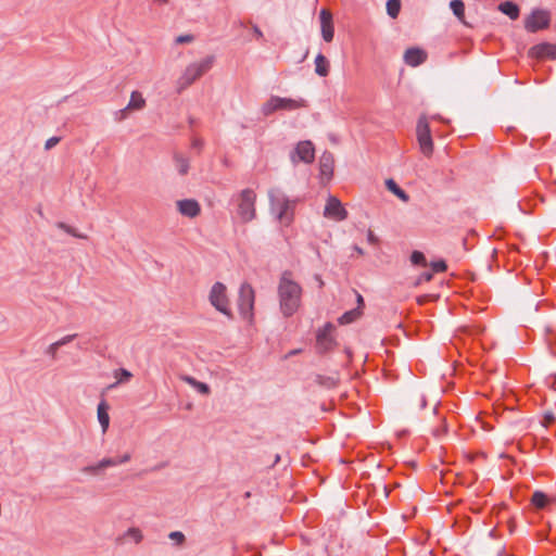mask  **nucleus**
Listing matches in <instances>:
<instances>
[{
    "label": "nucleus",
    "mask_w": 556,
    "mask_h": 556,
    "mask_svg": "<svg viewBox=\"0 0 556 556\" xmlns=\"http://www.w3.org/2000/svg\"><path fill=\"white\" fill-rule=\"evenodd\" d=\"M147 105V100L143 97L142 92L138 90H134L130 93L129 101L127 105L119 110L116 113V117L118 121L126 119L131 113L142 111Z\"/></svg>",
    "instance_id": "9b49d317"
},
{
    "label": "nucleus",
    "mask_w": 556,
    "mask_h": 556,
    "mask_svg": "<svg viewBox=\"0 0 556 556\" xmlns=\"http://www.w3.org/2000/svg\"><path fill=\"white\" fill-rule=\"evenodd\" d=\"M427 59V53L419 48L407 49L404 53V60L409 66H418Z\"/></svg>",
    "instance_id": "f3484780"
},
{
    "label": "nucleus",
    "mask_w": 556,
    "mask_h": 556,
    "mask_svg": "<svg viewBox=\"0 0 556 556\" xmlns=\"http://www.w3.org/2000/svg\"><path fill=\"white\" fill-rule=\"evenodd\" d=\"M544 418H545V420H546V422H547V424L553 422V421H554V419H555V418H554V416H553V414H546Z\"/></svg>",
    "instance_id": "c03bdc74"
},
{
    "label": "nucleus",
    "mask_w": 556,
    "mask_h": 556,
    "mask_svg": "<svg viewBox=\"0 0 556 556\" xmlns=\"http://www.w3.org/2000/svg\"><path fill=\"white\" fill-rule=\"evenodd\" d=\"M416 136L422 154L426 156L431 155L433 152V141L431 138L429 122L425 115H421L418 118L416 126Z\"/></svg>",
    "instance_id": "0eeeda50"
},
{
    "label": "nucleus",
    "mask_w": 556,
    "mask_h": 556,
    "mask_svg": "<svg viewBox=\"0 0 556 556\" xmlns=\"http://www.w3.org/2000/svg\"><path fill=\"white\" fill-rule=\"evenodd\" d=\"M208 301L215 309L227 317H232L230 302L227 295V288L222 282H215L208 293Z\"/></svg>",
    "instance_id": "39448f33"
},
{
    "label": "nucleus",
    "mask_w": 556,
    "mask_h": 556,
    "mask_svg": "<svg viewBox=\"0 0 556 556\" xmlns=\"http://www.w3.org/2000/svg\"><path fill=\"white\" fill-rule=\"evenodd\" d=\"M290 157L294 164L298 162L312 163L315 157L313 143L311 141L299 142Z\"/></svg>",
    "instance_id": "f8f14e48"
},
{
    "label": "nucleus",
    "mask_w": 556,
    "mask_h": 556,
    "mask_svg": "<svg viewBox=\"0 0 556 556\" xmlns=\"http://www.w3.org/2000/svg\"><path fill=\"white\" fill-rule=\"evenodd\" d=\"M194 41V36L191 34L179 35L175 38L176 45H188Z\"/></svg>",
    "instance_id": "72a5a7b5"
},
{
    "label": "nucleus",
    "mask_w": 556,
    "mask_h": 556,
    "mask_svg": "<svg viewBox=\"0 0 556 556\" xmlns=\"http://www.w3.org/2000/svg\"><path fill=\"white\" fill-rule=\"evenodd\" d=\"M498 10L503 14H506L507 16H509L511 20H517L519 16V12H520L519 7L511 1L502 2L498 5Z\"/></svg>",
    "instance_id": "b1692460"
},
{
    "label": "nucleus",
    "mask_w": 556,
    "mask_h": 556,
    "mask_svg": "<svg viewBox=\"0 0 556 556\" xmlns=\"http://www.w3.org/2000/svg\"><path fill=\"white\" fill-rule=\"evenodd\" d=\"M60 142V138L59 137H51L49 138L46 143H45V149L46 150H50L52 149L53 147H55L58 143Z\"/></svg>",
    "instance_id": "4c0bfd02"
},
{
    "label": "nucleus",
    "mask_w": 556,
    "mask_h": 556,
    "mask_svg": "<svg viewBox=\"0 0 556 556\" xmlns=\"http://www.w3.org/2000/svg\"><path fill=\"white\" fill-rule=\"evenodd\" d=\"M384 186L403 203H407L409 201V195L393 179L386 180Z\"/></svg>",
    "instance_id": "6ab92c4d"
},
{
    "label": "nucleus",
    "mask_w": 556,
    "mask_h": 556,
    "mask_svg": "<svg viewBox=\"0 0 556 556\" xmlns=\"http://www.w3.org/2000/svg\"><path fill=\"white\" fill-rule=\"evenodd\" d=\"M256 194L251 189L241 191L238 199V215L244 223L253 220L256 216L255 210Z\"/></svg>",
    "instance_id": "423d86ee"
},
{
    "label": "nucleus",
    "mask_w": 556,
    "mask_h": 556,
    "mask_svg": "<svg viewBox=\"0 0 556 556\" xmlns=\"http://www.w3.org/2000/svg\"><path fill=\"white\" fill-rule=\"evenodd\" d=\"M315 73L321 77H326L329 74V61L321 53L315 58Z\"/></svg>",
    "instance_id": "4be33fe9"
},
{
    "label": "nucleus",
    "mask_w": 556,
    "mask_h": 556,
    "mask_svg": "<svg viewBox=\"0 0 556 556\" xmlns=\"http://www.w3.org/2000/svg\"><path fill=\"white\" fill-rule=\"evenodd\" d=\"M80 471L88 477H96L102 472L101 468H98V463L85 466Z\"/></svg>",
    "instance_id": "c756f323"
},
{
    "label": "nucleus",
    "mask_w": 556,
    "mask_h": 556,
    "mask_svg": "<svg viewBox=\"0 0 556 556\" xmlns=\"http://www.w3.org/2000/svg\"><path fill=\"white\" fill-rule=\"evenodd\" d=\"M175 168L179 175L185 176L188 174L190 168V161L182 154L176 153L174 155Z\"/></svg>",
    "instance_id": "5701e85b"
},
{
    "label": "nucleus",
    "mask_w": 556,
    "mask_h": 556,
    "mask_svg": "<svg viewBox=\"0 0 556 556\" xmlns=\"http://www.w3.org/2000/svg\"><path fill=\"white\" fill-rule=\"evenodd\" d=\"M58 227H59L60 229L64 230L65 232H67V233H70V235L74 236V237H77V238H85L84 236L76 233V231H75V229H74L73 227H71V226H68V225H66V224H64V223H59V224H58Z\"/></svg>",
    "instance_id": "f704fd0d"
},
{
    "label": "nucleus",
    "mask_w": 556,
    "mask_h": 556,
    "mask_svg": "<svg viewBox=\"0 0 556 556\" xmlns=\"http://www.w3.org/2000/svg\"><path fill=\"white\" fill-rule=\"evenodd\" d=\"M114 377L116 381L109 387L110 389L115 388L118 384L128 382L131 379L132 374L125 368H121L114 371Z\"/></svg>",
    "instance_id": "a878e982"
},
{
    "label": "nucleus",
    "mask_w": 556,
    "mask_h": 556,
    "mask_svg": "<svg viewBox=\"0 0 556 556\" xmlns=\"http://www.w3.org/2000/svg\"><path fill=\"white\" fill-rule=\"evenodd\" d=\"M270 212L282 226H290L294 219L295 200L289 199L283 191L273 188L268 191Z\"/></svg>",
    "instance_id": "f03ea898"
},
{
    "label": "nucleus",
    "mask_w": 556,
    "mask_h": 556,
    "mask_svg": "<svg viewBox=\"0 0 556 556\" xmlns=\"http://www.w3.org/2000/svg\"><path fill=\"white\" fill-rule=\"evenodd\" d=\"M279 307L285 317L292 316L301 305L302 288L292 278L291 273H283L278 285Z\"/></svg>",
    "instance_id": "f257e3e1"
},
{
    "label": "nucleus",
    "mask_w": 556,
    "mask_h": 556,
    "mask_svg": "<svg viewBox=\"0 0 556 556\" xmlns=\"http://www.w3.org/2000/svg\"><path fill=\"white\" fill-rule=\"evenodd\" d=\"M320 33L326 42H331L334 37V25L332 13L328 9H321L319 12Z\"/></svg>",
    "instance_id": "ddd939ff"
},
{
    "label": "nucleus",
    "mask_w": 556,
    "mask_h": 556,
    "mask_svg": "<svg viewBox=\"0 0 556 556\" xmlns=\"http://www.w3.org/2000/svg\"><path fill=\"white\" fill-rule=\"evenodd\" d=\"M320 173L324 177H330L333 168V157L330 153H324L319 161Z\"/></svg>",
    "instance_id": "412c9836"
},
{
    "label": "nucleus",
    "mask_w": 556,
    "mask_h": 556,
    "mask_svg": "<svg viewBox=\"0 0 556 556\" xmlns=\"http://www.w3.org/2000/svg\"><path fill=\"white\" fill-rule=\"evenodd\" d=\"M116 462H117V465H123V464H127L130 462L131 459V454L126 452L124 453L123 455L118 456L117 458H115Z\"/></svg>",
    "instance_id": "58836bf2"
},
{
    "label": "nucleus",
    "mask_w": 556,
    "mask_h": 556,
    "mask_svg": "<svg viewBox=\"0 0 556 556\" xmlns=\"http://www.w3.org/2000/svg\"><path fill=\"white\" fill-rule=\"evenodd\" d=\"M214 63L215 56L206 55L199 61L188 64L180 77L177 79L178 91L180 92L191 86L195 80L207 73L213 67Z\"/></svg>",
    "instance_id": "7ed1b4c3"
},
{
    "label": "nucleus",
    "mask_w": 556,
    "mask_h": 556,
    "mask_svg": "<svg viewBox=\"0 0 556 556\" xmlns=\"http://www.w3.org/2000/svg\"><path fill=\"white\" fill-rule=\"evenodd\" d=\"M424 278H425V280L429 281L432 278V274L431 273L425 274Z\"/></svg>",
    "instance_id": "a18cd8bd"
},
{
    "label": "nucleus",
    "mask_w": 556,
    "mask_h": 556,
    "mask_svg": "<svg viewBox=\"0 0 556 556\" xmlns=\"http://www.w3.org/2000/svg\"><path fill=\"white\" fill-rule=\"evenodd\" d=\"M529 55L535 59H556V45L539 43L529 50Z\"/></svg>",
    "instance_id": "2eb2a0df"
},
{
    "label": "nucleus",
    "mask_w": 556,
    "mask_h": 556,
    "mask_svg": "<svg viewBox=\"0 0 556 556\" xmlns=\"http://www.w3.org/2000/svg\"><path fill=\"white\" fill-rule=\"evenodd\" d=\"M178 212L189 218L197 217L201 212L199 202L194 199L179 200L176 203Z\"/></svg>",
    "instance_id": "4468645a"
},
{
    "label": "nucleus",
    "mask_w": 556,
    "mask_h": 556,
    "mask_svg": "<svg viewBox=\"0 0 556 556\" xmlns=\"http://www.w3.org/2000/svg\"><path fill=\"white\" fill-rule=\"evenodd\" d=\"M252 30H253V34L256 38H262L263 37V31L258 28V26L254 25L252 27Z\"/></svg>",
    "instance_id": "37998d69"
},
{
    "label": "nucleus",
    "mask_w": 556,
    "mask_h": 556,
    "mask_svg": "<svg viewBox=\"0 0 556 556\" xmlns=\"http://www.w3.org/2000/svg\"><path fill=\"white\" fill-rule=\"evenodd\" d=\"M59 348H60V345H59V344H58V342L55 341V342H53L52 344H50V345L48 346L47 352H48V354H50V355H52V356H55L56 351H58V349H59Z\"/></svg>",
    "instance_id": "a19ab883"
},
{
    "label": "nucleus",
    "mask_w": 556,
    "mask_h": 556,
    "mask_svg": "<svg viewBox=\"0 0 556 556\" xmlns=\"http://www.w3.org/2000/svg\"><path fill=\"white\" fill-rule=\"evenodd\" d=\"M426 405V401L424 397L419 399V407L422 408Z\"/></svg>",
    "instance_id": "49530a36"
},
{
    "label": "nucleus",
    "mask_w": 556,
    "mask_h": 556,
    "mask_svg": "<svg viewBox=\"0 0 556 556\" xmlns=\"http://www.w3.org/2000/svg\"><path fill=\"white\" fill-rule=\"evenodd\" d=\"M532 503L538 508H543L547 503V497L542 492H535L532 496Z\"/></svg>",
    "instance_id": "7c9ffc66"
},
{
    "label": "nucleus",
    "mask_w": 556,
    "mask_h": 556,
    "mask_svg": "<svg viewBox=\"0 0 556 556\" xmlns=\"http://www.w3.org/2000/svg\"><path fill=\"white\" fill-rule=\"evenodd\" d=\"M383 375H384V378L389 376V372L387 371L386 368H384Z\"/></svg>",
    "instance_id": "09e8293b"
},
{
    "label": "nucleus",
    "mask_w": 556,
    "mask_h": 556,
    "mask_svg": "<svg viewBox=\"0 0 556 556\" xmlns=\"http://www.w3.org/2000/svg\"><path fill=\"white\" fill-rule=\"evenodd\" d=\"M323 215L327 219L342 222L348 217V212L337 197L329 194L326 199Z\"/></svg>",
    "instance_id": "1a4fd4ad"
},
{
    "label": "nucleus",
    "mask_w": 556,
    "mask_h": 556,
    "mask_svg": "<svg viewBox=\"0 0 556 556\" xmlns=\"http://www.w3.org/2000/svg\"><path fill=\"white\" fill-rule=\"evenodd\" d=\"M410 261L414 264H422L425 263V255L419 251H415L410 256Z\"/></svg>",
    "instance_id": "c9c22d12"
},
{
    "label": "nucleus",
    "mask_w": 556,
    "mask_h": 556,
    "mask_svg": "<svg viewBox=\"0 0 556 556\" xmlns=\"http://www.w3.org/2000/svg\"><path fill=\"white\" fill-rule=\"evenodd\" d=\"M334 384H336V380L334 379H330L329 386H334Z\"/></svg>",
    "instance_id": "de8ad7c7"
},
{
    "label": "nucleus",
    "mask_w": 556,
    "mask_h": 556,
    "mask_svg": "<svg viewBox=\"0 0 556 556\" xmlns=\"http://www.w3.org/2000/svg\"><path fill=\"white\" fill-rule=\"evenodd\" d=\"M170 541H173L177 546H180L185 543L186 536L180 531H173L168 534Z\"/></svg>",
    "instance_id": "2f4dec72"
},
{
    "label": "nucleus",
    "mask_w": 556,
    "mask_h": 556,
    "mask_svg": "<svg viewBox=\"0 0 556 556\" xmlns=\"http://www.w3.org/2000/svg\"><path fill=\"white\" fill-rule=\"evenodd\" d=\"M109 408L110 406L104 400L101 401L97 407V417L103 433L106 432L110 426Z\"/></svg>",
    "instance_id": "a211bd4d"
},
{
    "label": "nucleus",
    "mask_w": 556,
    "mask_h": 556,
    "mask_svg": "<svg viewBox=\"0 0 556 556\" xmlns=\"http://www.w3.org/2000/svg\"><path fill=\"white\" fill-rule=\"evenodd\" d=\"M551 16L546 10H534L525 20V28L530 33L547 28Z\"/></svg>",
    "instance_id": "9d476101"
},
{
    "label": "nucleus",
    "mask_w": 556,
    "mask_h": 556,
    "mask_svg": "<svg viewBox=\"0 0 556 556\" xmlns=\"http://www.w3.org/2000/svg\"><path fill=\"white\" fill-rule=\"evenodd\" d=\"M401 10V0H388L387 13L392 17L396 18Z\"/></svg>",
    "instance_id": "c85d7f7f"
},
{
    "label": "nucleus",
    "mask_w": 556,
    "mask_h": 556,
    "mask_svg": "<svg viewBox=\"0 0 556 556\" xmlns=\"http://www.w3.org/2000/svg\"><path fill=\"white\" fill-rule=\"evenodd\" d=\"M362 316V311L359 308H354L345 312L340 318V325H349L355 320H357Z\"/></svg>",
    "instance_id": "cd10ccee"
},
{
    "label": "nucleus",
    "mask_w": 556,
    "mask_h": 556,
    "mask_svg": "<svg viewBox=\"0 0 556 556\" xmlns=\"http://www.w3.org/2000/svg\"><path fill=\"white\" fill-rule=\"evenodd\" d=\"M305 106L306 102L303 99L281 98L273 96L263 103L262 113L265 116H268L279 110L295 111Z\"/></svg>",
    "instance_id": "20e7f679"
},
{
    "label": "nucleus",
    "mask_w": 556,
    "mask_h": 556,
    "mask_svg": "<svg viewBox=\"0 0 556 556\" xmlns=\"http://www.w3.org/2000/svg\"><path fill=\"white\" fill-rule=\"evenodd\" d=\"M431 268L435 273H441L446 269V264L444 261H437V262L431 263Z\"/></svg>",
    "instance_id": "e433bc0d"
},
{
    "label": "nucleus",
    "mask_w": 556,
    "mask_h": 556,
    "mask_svg": "<svg viewBox=\"0 0 556 556\" xmlns=\"http://www.w3.org/2000/svg\"><path fill=\"white\" fill-rule=\"evenodd\" d=\"M280 459L279 455H276L275 463H278Z\"/></svg>",
    "instance_id": "8fccbe9b"
},
{
    "label": "nucleus",
    "mask_w": 556,
    "mask_h": 556,
    "mask_svg": "<svg viewBox=\"0 0 556 556\" xmlns=\"http://www.w3.org/2000/svg\"><path fill=\"white\" fill-rule=\"evenodd\" d=\"M114 466H117V462L115 458H112V457H104L98 462V468H101L102 471L109 467H114Z\"/></svg>",
    "instance_id": "473e14b6"
},
{
    "label": "nucleus",
    "mask_w": 556,
    "mask_h": 556,
    "mask_svg": "<svg viewBox=\"0 0 556 556\" xmlns=\"http://www.w3.org/2000/svg\"><path fill=\"white\" fill-rule=\"evenodd\" d=\"M182 380L202 394L206 395L210 393V387L204 382L195 380L193 377L185 376Z\"/></svg>",
    "instance_id": "bb28decb"
},
{
    "label": "nucleus",
    "mask_w": 556,
    "mask_h": 556,
    "mask_svg": "<svg viewBox=\"0 0 556 556\" xmlns=\"http://www.w3.org/2000/svg\"><path fill=\"white\" fill-rule=\"evenodd\" d=\"M450 8L455 14V16L465 25H467L465 21V4L463 0H452L450 2Z\"/></svg>",
    "instance_id": "393cba45"
},
{
    "label": "nucleus",
    "mask_w": 556,
    "mask_h": 556,
    "mask_svg": "<svg viewBox=\"0 0 556 556\" xmlns=\"http://www.w3.org/2000/svg\"><path fill=\"white\" fill-rule=\"evenodd\" d=\"M143 539L142 531L137 527L128 528L119 538L122 542H132L139 544Z\"/></svg>",
    "instance_id": "aec40b11"
},
{
    "label": "nucleus",
    "mask_w": 556,
    "mask_h": 556,
    "mask_svg": "<svg viewBox=\"0 0 556 556\" xmlns=\"http://www.w3.org/2000/svg\"><path fill=\"white\" fill-rule=\"evenodd\" d=\"M333 327L332 325H326L323 330H320L317 334V349L320 352H327L330 350L334 342L333 338L331 337V331Z\"/></svg>",
    "instance_id": "dca6fc26"
},
{
    "label": "nucleus",
    "mask_w": 556,
    "mask_h": 556,
    "mask_svg": "<svg viewBox=\"0 0 556 556\" xmlns=\"http://www.w3.org/2000/svg\"><path fill=\"white\" fill-rule=\"evenodd\" d=\"M255 293L251 285L243 283L239 290L238 306L243 318L249 320L253 317Z\"/></svg>",
    "instance_id": "6e6552de"
},
{
    "label": "nucleus",
    "mask_w": 556,
    "mask_h": 556,
    "mask_svg": "<svg viewBox=\"0 0 556 556\" xmlns=\"http://www.w3.org/2000/svg\"><path fill=\"white\" fill-rule=\"evenodd\" d=\"M355 294H356V301H357V307L356 308H359L362 311V308L364 306V299H363V296L358 292H355Z\"/></svg>",
    "instance_id": "79ce46f5"
},
{
    "label": "nucleus",
    "mask_w": 556,
    "mask_h": 556,
    "mask_svg": "<svg viewBox=\"0 0 556 556\" xmlns=\"http://www.w3.org/2000/svg\"><path fill=\"white\" fill-rule=\"evenodd\" d=\"M76 336L77 334H75V333L74 334H67V336L61 338L60 340H58L56 342H58V344L60 346H62V345H65V344H67L70 342H72L76 338Z\"/></svg>",
    "instance_id": "ea45409f"
}]
</instances>
